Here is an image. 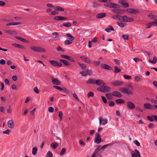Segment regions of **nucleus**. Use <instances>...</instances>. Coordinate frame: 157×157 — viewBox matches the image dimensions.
<instances>
[{"instance_id":"nucleus-1","label":"nucleus","mask_w":157,"mask_h":157,"mask_svg":"<svg viewBox=\"0 0 157 157\" xmlns=\"http://www.w3.org/2000/svg\"><path fill=\"white\" fill-rule=\"evenodd\" d=\"M106 86V84L105 85H102V86L98 88L97 90L103 93H106L109 92L111 88L107 86Z\"/></svg>"},{"instance_id":"nucleus-2","label":"nucleus","mask_w":157,"mask_h":157,"mask_svg":"<svg viewBox=\"0 0 157 157\" xmlns=\"http://www.w3.org/2000/svg\"><path fill=\"white\" fill-rule=\"evenodd\" d=\"M120 17L121 18H119L120 21L124 22H131L134 20L132 17H129L126 15L121 16Z\"/></svg>"},{"instance_id":"nucleus-3","label":"nucleus","mask_w":157,"mask_h":157,"mask_svg":"<svg viewBox=\"0 0 157 157\" xmlns=\"http://www.w3.org/2000/svg\"><path fill=\"white\" fill-rule=\"evenodd\" d=\"M30 49L36 52H44L46 51L44 49L39 47H30Z\"/></svg>"},{"instance_id":"nucleus-4","label":"nucleus","mask_w":157,"mask_h":157,"mask_svg":"<svg viewBox=\"0 0 157 157\" xmlns=\"http://www.w3.org/2000/svg\"><path fill=\"white\" fill-rule=\"evenodd\" d=\"M120 91L122 93L128 95H132L133 93L128 88H122L120 89Z\"/></svg>"},{"instance_id":"nucleus-5","label":"nucleus","mask_w":157,"mask_h":157,"mask_svg":"<svg viewBox=\"0 0 157 157\" xmlns=\"http://www.w3.org/2000/svg\"><path fill=\"white\" fill-rule=\"evenodd\" d=\"M132 157H141V155L139 151L137 149H135L134 151L131 152Z\"/></svg>"},{"instance_id":"nucleus-6","label":"nucleus","mask_w":157,"mask_h":157,"mask_svg":"<svg viewBox=\"0 0 157 157\" xmlns=\"http://www.w3.org/2000/svg\"><path fill=\"white\" fill-rule=\"evenodd\" d=\"M101 136L99 132L97 133L94 139V142L97 144H99L101 142Z\"/></svg>"},{"instance_id":"nucleus-7","label":"nucleus","mask_w":157,"mask_h":157,"mask_svg":"<svg viewBox=\"0 0 157 157\" xmlns=\"http://www.w3.org/2000/svg\"><path fill=\"white\" fill-rule=\"evenodd\" d=\"M125 11H127L128 13L133 14L137 13L139 12L137 10L131 8L127 9Z\"/></svg>"},{"instance_id":"nucleus-8","label":"nucleus","mask_w":157,"mask_h":157,"mask_svg":"<svg viewBox=\"0 0 157 157\" xmlns=\"http://www.w3.org/2000/svg\"><path fill=\"white\" fill-rule=\"evenodd\" d=\"M123 84V82L121 80H116L112 82V84L115 86H120Z\"/></svg>"},{"instance_id":"nucleus-9","label":"nucleus","mask_w":157,"mask_h":157,"mask_svg":"<svg viewBox=\"0 0 157 157\" xmlns=\"http://www.w3.org/2000/svg\"><path fill=\"white\" fill-rule=\"evenodd\" d=\"M52 83L55 85H59L61 84V82L59 81V80L54 77H52Z\"/></svg>"},{"instance_id":"nucleus-10","label":"nucleus","mask_w":157,"mask_h":157,"mask_svg":"<svg viewBox=\"0 0 157 157\" xmlns=\"http://www.w3.org/2000/svg\"><path fill=\"white\" fill-rule=\"evenodd\" d=\"M54 19L56 21H60L62 20H66L67 18L64 17L56 16L54 17Z\"/></svg>"},{"instance_id":"nucleus-11","label":"nucleus","mask_w":157,"mask_h":157,"mask_svg":"<svg viewBox=\"0 0 157 157\" xmlns=\"http://www.w3.org/2000/svg\"><path fill=\"white\" fill-rule=\"evenodd\" d=\"M99 120L100 125L102 124L105 125L107 123L108 121L107 119H103V118L101 117L99 118Z\"/></svg>"},{"instance_id":"nucleus-12","label":"nucleus","mask_w":157,"mask_h":157,"mask_svg":"<svg viewBox=\"0 0 157 157\" xmlns=\"http://www.w3.org/2000/svg\"><path fill=\"white\" fill-rule=\"evenodd\" d=\"M144 107L147 109L151 110H153L154 109V105L148 103H146L144 104Z\"/></svg>"},{"instance_id":"nucleus-13","label":"nucleus","mask_w":157,"mask_h":157,"mask_svg":"<svg viewBox=\"0 0 157 157\" xmlns=\"http://www.w3.org/2000/svg\"><path fill=\"white\" fill-rule=\"evenodd\" d=\"M127 104V107L130 109H133L135 108V105L131 101H128Z\"/></svg>"},{"instance_id":"nucleus-14","label":"nucleus","mask_w":157,"mask_h":157,"mask_svg":"<svg viewBox=\"0 0 157 157\" xmlns=\"http://www.w3.org/2000/svg\"><path fill=\"white\" fill-rule=\"evenodd\" d=\"M101 68L103 69H107L109 70H112V67L109 65L106 64H102L101 65Z\"/></svg>"},{"instance_id":"nucleus-15","label":"nucleus","mask_w":157,"mask_h":157,"mask_svg":"<svg viewBox=\"0 0 157 157\" xmlns=\"http://www.w3.org/2000/svg\"><path fill=\"white\" fill-rule=\"evenodd\" d=\"M95 84L98 86H100L101 85H105L106 84L104 83L103 81L101 79H97L95 80Z\"/></svg>"},{"instance_id":"nucleus-16","label":"nucleus","mask_w":157,"mask_h":157,"mask_svg":"<svg viewBox=\"0 0 157 157\" xmlns=\"http://www.w3.org/2000/svg\"><path fill=\"white\" fill-rule=\"evenodd\" d=\"M112 95L113 96L119 98H121L122 96V95L117 91H114L113 92Z\"/></svg>"},{"instance_id":"nucleus-17","label":"nucleus","mask_w":157,"mask_h":157,"mask_svg":"<svg viewBox=\"0 0 157 157\" xmlns=\"http://www.w3.org/2000/svg\"><path fill=\"white\" fill-rule=\"evenodd\" d=\"M8 127L10 128H13L14 127L13 122V120L9 121L7 123Z\"/></svg>"},{"instance_id":"nucleus-18","label":"nucleus","mask_w":157,"mask_h":157,"mask_svg":"<svg viewBox=\"0 0 157 157\" xmlns=\"http://www.w3.org/2000/svg\"><path fill=\"white\" fill-rule=\"evenodd\" d=\"M95 80L90 78L86 81V83L89 84H95Z\"/></svg>"},{"instance_id":"nucleus-19","label":"nucleus","mask_w":157,"mask_h":157,"mask_svg":"<svg viewBox=\"0 0 157 157\" xmlns=\"http://www.w3.org/2000/svg\"><path fill=\"white\" fill-rule=\"evenodd\" d=\"M148 17L149 19L151 20H156V19H157V16L153 15L151 13L148 15Z\"/></svg>"},{"instance_id":"nucleus-20","label":"nucleus","mask_w":157,"mask_h":157,"mask_svg":"<svg viewBox=\"0 0 157 157\" xmlns=\"http://www.w3.org/2000/svg\"><path fill=\"white\" fill-rule=\"evenodd\" d=\"M59 61L62 62L65 66H69L70 65V63L67 60L60 59Z\"/></svg>"},{"instance_id":"nucleus-21","label":"nucleus","mask_w":157,"mask_h":157,"mask_svg":"<svg viewBox=\"0 0 157 157\" xmlns=\"http://www.w3.org/2000/svg\"><path fill=\"white\" fill-rule=\"evenodd\" d=\"M12 45L15 47L19 48L21 49H23L25 48L23 46L16 43H13L12 44Z\"/></svg>"},{"instance_id":"nucleus-22","label":"nucleus","mask_w":157,"mask_h":157,"mask_svg":"<svg viewBox=\"0 0 157 157\" xmlns=\"http://www.w3.org/2000/svg\"><path fill=\"white\" fill-rule=\"evenodd\" d=\"M106 16V14L105 13H102L98 14L97 15L96 17L98 18H101Z\"/></svg>"},{"instance_id":"nucleus-23","label":"nucleus","mask_w":157,"mask_h":157,"mask_svg":"<svg viewBox=\"0 0 157 157\" xmlns=\"http://www.w3.org/2000/svg\"><path fill=\"white\" fill-rule=\"evenodd\" d=\"M54 8L55 10L60 11H63L65 10L64 8L59 6H55Z\"/></svg>"},{"instance_id":"nucleus-24","label":"nucleus","mask_w":157,"mask_h":157,"mask_svg":"<svg viewBox=\"0 0 157 157\" xmlns=\"http://www.w3.org/2000/svg\"><path fill=\"white\" fill-rule=\"evenodd\" d=\"M21 22H11L7 24L6 25V26H11V25H21Z\"/></svg>"},{"instance_id":"nucleus-25","label":"nucleus","mask_w":157,"mask_h":157,"mask_svg":"<svg viewBox=\"0 0 157 157\" xmlns=\"http://www.w3.org/2000/svg\"><path fill=\"white\" fill-rule=\"evenodd\" d=\"M119 7V5L116 3H111L110 8H118Z\"/></svg>"},{"instance_id":"nucleus-26","label":"nucleus","mask_w":157,"mask_h":157,"mask_svg":"<svg viewBox=\"0 0 157 157\" xmlns=\"http://www.w3.org/2000/svg\"><path fill=\"white\" fill-rule=\"evenodd\" d=\"M71 26V24L69 22L65 23L63 24L60 25V26L62 27L63 26L66 27H69Z\"/></svg>"},{"instance_id":"nucleus-27","label":"nucleus","mask_w":157,"mask_h":157,"mask_svg":"<svg viewBox=\"0 0 157 157\" xmlns=\"http://www.w3.org/2000/svg\"><path fill=\"white\" fill-rule=\"evenodd\" d=\"M67 36L69 37L68 39L71 41H72L74 40V37L71 35L70 33H67L66 34Z\"/></svg>"},{"instance_id":"nucleus-28","label":"nucleus","mask_w":157,"mask_h":157,"mask_svg":"<svg viewBox=\"0 0 157 157\" xmlns=\"http://www.w3.org/2000/svg\"><path fill=\"white\" fill-rule=\"evenodd\" d=\"M58 146V144L56 143H52L51 144V146L53 149H55Z\"/></svg>"},{"instance_id":"nucleus-29","label":"nucleus","mask_w":157,"mask_h":157,"mask_svg":"<svg viewBox=\"0 0 157 157\" xmlns=\"http://www.w3.org/2000/svg\"><path fill=\"white\" fill-rule=\"evenodd\" d=\"M15 38L16 39L20 40L24 43H26L27 41L25 39H24L21 37H20V36H16L15 37Z\"/></svg>"},{"instance_id":"nucleus-30","label":"nucleus","mask_w":157,"mask_h":157,"mask_svg":"<svg viewBox=\"0 0 157 157\" xmlns=\"http://www.w3.org/2000/svg\"><path fill=\"white\" fill-rule=\"evenodd\" d=\"M78 63L82 69L83 70H85L86 69V66L85 64L83 63H81L78 62Z\"/></svg>"},{"instance_id":"nucleus-31","label":"nucleus","mask_w":157,"mask_h":157,"mask_svg":"<svg viewBox=\"0 0 157 157\" xmlns=\"http://www.w3.org/2000/svg\"><path fill=\"white\" fill-rule=\"evenodd\" d=\"M149 62L153 64H155L156 63L157 61V58L156 57H154L153 58V60H151L150 59L148 60Z\"/></svg>"},{"instance_id":"nucleus-32","label":"nucleus","mask_w":157,"mask_h":157,"mask_svg":"<svg viewBox=\"0 0 157 157\" xmlns=\"http://www.w3.org/2000/svg\"><path fill=\"white\" fill-rule=\"evenodd\" d=\"M121 16H120L119 15H113L112 17V18L113 19L117 20V19H118V20L120 21L119 18H121L120 17Z\"/></svg>"},{"instance_id":"nucleus-33","label":"nucleus","mask_w":157,"mask_h":157,"mask_svg":"<svg viewBox=\"0 0 157 157\" xmlns=\"http://www.w3.org/2000/svg\"><path fill=\"white\" fill-rule=\"evenodd\" d=\"M37 151V148L36 147H34L32 149V153L33 155H35L36 154Z\"/></svg>"},{"instance_id":"nucleus-34","label":"nucleus","mask_w":157,"mask_h":157,"mask_svg":"<svg viewBox=\"0 0 157 157\" xmlns=\"http://www.w3.org/2000/svg\"><path fill=\"white\" fill-rule=\"evenodd\" d=\"M117 24L120 27L123 28L124 27L126 24L125 23H123L122 22H117Z\"/></svg>"},{"instance_id":"nucleus-35","label":"nucleus","mask_w":157,"mask_h":157,"mask_svg":"<svg viewBox=\"0 0 157 157\" xmlns=\"http://www.w3.org/2000/svg\"><path fill=\"white\" fill-rule=\"evenodd\" d=\"M124 101L122 99H117L116 100V102L117 104H123L124 103Z\"/></svg>"},{"instance_id":"nucleus-36","label":"nucleus","mask_w":157,"mask_h":157,"mask_svg":"<svg viewBox=\"0 0 157 157\" xmlns=\"http://www.w3.org/2000/svg\"><path fill=\"white\" fill-rule=\"evenodd\" d=\"M112 12L115 13L119 14L121 13V10L119 9H114L112 10Z\"/></svg>"},{"instance_id":"nucleus-37","label":"nucleus","mask_w":157,"mask_h":157,"mask_svg":"<svg viewBox=\"0 0 157 157\" xmlns=\"http://www.w3.org/2000/svg\"><path fill=\"white\" fill-rule=\"evenodd\" d=\"M50 63L54 66H57V61L54 60H50Z\"/></svg>"},{"instance_id":"nucleus-38","label":"nucleus","mask_w":157,"mask_h":157,"mask_svg":"<svg viewBox=\"0 0 157 157\" xmlns=\"http://www.w3.org/2000/svg\"><path fill=\"white\" fill-rule=\"evenodd\" d=\"M114 68L115 69V73H117L120 71L121 70V69L120 68H119L117 66H115Z\"/></svg>"},{"instance_id":"nucleus-39","label":"nucleus","mask_w":157,"mask_h":157,"mask_svg":"<svg viewBox=\"0 0 157 157\" xmlns=\"http://www.w3.org/2000/svg\"><path fill=\"white\" fill-rule=\"evenodd\" d=\"M109 28H106L105 29V31L107 32H109L111 30H114L112 26H109Z\"/></svg>"},{"instance_id":"nucleus-40","label":"nucleus","mask_w":157,"mask_h":157,"mask_svg":"<svg viewBox=\"0 0 157 157\" xmlns=\"http://www.w3.org/2000/svg\"><path fill=\"white\" fill-rule=\"evenodd\" d=\"M6 33L10 34H15L16 33V31H13V30H6Z\"/></svg>"},{"instance_id":"nucleus-41","label":"nucleus","mask_w":157,"mask_h":157,"mask_svg":"<svg viewBox=\"0 0 157 157\" xmlns=\"http://www.w3.org/2000/svg\"><path fill=\"white\" fill-rule=\"evenodd\" d=\"M53 87L54 88L56 89L60 90V91H63V88H62L59 87V86H56V85H54L53 86Z\"/></svg>"},{"instance_id":"nucleus-42","label":"nucleus","mask_w":157,"mask_h":157,"mask_svg":"<svg viewBox=\"0 0 157 157\" xmlns=\"http://www.w3.org/2000/svg\"><path fill=\"white\" fill-rule=\"evenodd\" d=\"M94 93L91 91L89 92L87 95V97L88 98L90 97H93L94 96Z\"/></svg>"},{"instance_id":"nucleus-43","label":"nucleus","mask_w":157,"mask_h":157,"mask_svg":"<svg viewBox=\"0 0 157 157\" xmlns=\"http://www.w3.org/2000/svg\"><path fill=\"white\" fill-rule=\"evenodd\" d=\"M53 35L55 36V37L53 38L54 39H56L58 38L59 36V34L58 33L54 32L52 33Z\"/></svg>"},{"instance_id":"nucleus-44","label":"nucleus","mask_w":157,"mask_h":157,"mask_svg":"<svg viewBox=\"0 0 157 157\" xmlns=\"http://www.w3.org/2000/svg\"><path fill=\"white\" fill-rule=\"evenodd\" d=\"M86 72L87 74V75L91 76L92 73V71L91 70L89 69H87L86 71Z\"/></svg>"},{"instance_id":"nucleus-45","label":"nucleus","mask_w":157,"mask_h":157,"mask_svg":"<svg viewBox=\"0 0 157 157\" xmlns=\"http://www.w3.org/2000/svg\"><path fill=\"white\" fill-rule=\"evenodd\" d=\"M135 80L138 82H140L141 81V79L140 76H137L135 77Z\"/></svg>"},{"instance_id":"nucleus-46","label":"nucleus","mask_w":157,"mask_h":157,"mask_svg":"<svg viewBox=\"0 0 157 157\" xmlns=\"http://www.w3.org/2000/svg\"><path fill=\"white\" fill-rule=\"evenodd\" d=\"M124 78L126 79H131L132 78L131 76L130 75H123Z\"/></svg>"},{"instance_id":"nucleus-47","label":"nucleus","mask_w":157,"mask_h":157,"mask_svg":"<svg viewBox=\"0 0 157 157\" xmlns=\"http://www.w3.org/2000/svg\"><path fill=\"white\" fill-rule=\"evenodd\" d=\"M152 25H154V24L152 23V22H149L148 24L146 25V28L148 29L150 28Z\"/></svg>"},{"instance_id":"nucleus-48","label":"nucleus","mask_w":157,"mask_h":157,"mask_svg":"<svg viewBox=\"0 0 157 157\" xmlns=\"http://www.w3.org/2000/svg\"><path fill=\"white\" fill-rule=\"evenodd\" d=\"M53 154L50 151H48L46 157H52Z\"/></svg>"},{"instance_id":"nucleus-49","label":"nucleus","mask_w":157,"mask_h":157,"mask_svg":"<svg viewBox=\"0 0 157 157\" xmlns=\"http://www.w3.org/2000/svg\"><path fill=\"white\" fill-rule=\"evenodd\" d=\"M122 37L125 40H127L128 39L129 36L127 35H123L122 36Z\"/></svg>"},{"instance_id":"nucleus-50","label":"nucleus","mask_w":157,"mask_h":157,"mask_svg":"<svg viewBox=\"0 0 157 157\" xmlns=\"http://www.w3.org/2000/svg\"><path fill=\"white\" fill-rule=\"evenodd\" d=\"M113 144L111 143L110 144H105L104 146H103L101 148V149H105L106 147H107L108 146H110V145H112Z\"/></svg>"},{"instance_id":"nucleus-51","label":"nucleus","mask_w":157,"mask_h":157,"mask_svg":"<svg viewBox=\"0 0 157 157\" xmlns=\"http://www.w3.org/2000/svg\"><path fill=\"white\" fill-rule=\"evenodd\" d=\"M66 152V149L65 148H63L62 149L61 151H60V155H63Z\"/></svg>"},{"instance_id":"nucleus-52","label":"nucleus","mask_w":157,"mask_h":157,"mask_svg":"<svg viewBox=\"0 0 157 157\" xmlns=\"http://www.w3.org/2000/svg\"><path fill=\"white\" fill-rule=\"evenodd\" d=\"M63 90L67 94H69L70 93L69 91L65 87H63Z\"/></svg>"},{"instance_id":"nucleus-53","label":"nucleus","mask_w":157,"mask_h":157,"mask_svg":"<svg viewBox=\"0 0 157 157\" xmlns=\"http://www.w3.org/2000/svg\"><path fill=\"white\" fill-rule=\"evenodd\" d=\"M72 42L70 41V40H66L65 42V44L66 45H69L70 44H72Z\"/></svg>"},{"instance_id":"nucleus-54","label":"nucleus","mask_w":157,"mask_h":157,"mask_svg":"<svg viewBox=\"0 0 157 157\" xmlns=\"http://www.w3.org/2000/svg\"><path fill=\"white\" fill-rule=\"evenodd\" d=\"M51 13L52 15H55L56 14H59V12L56 11H52Z\"/></svg>"},{"instance_id":"nucleus-55","label":"nucleus","mask_w":157,"mask_h":157,"mask_svg":"<svg viewBox=\"0 0 157 157\" xmlns=\"http://www.w3.org/2000/svg\"><path fill=\"white\" fill-rule=\"evenodd\" d=\"M79 143L80 145L81 146H84L85 145V143L82 140H79Z\"/></svg>"},{"instance_id":"nucleus-56","label":"nucleus","mask_w":157,"mask_h":157,"mask_svg":"<svg viewBox=\"0 0 157 157\" xmlns=\"http://www.w3.org/2000/svg\"><path fill=\"white\" fill-rule=\"evenodd\" d=\"M106 97L108 99H110L112 98V96L110 94H106Z\"/></svg>"},{"instance_id":"nucleus-57","label":"nucleus","mask_w":157,"mask_h":157,"mask_svg":"<svg viewBox=\"0 0 157 157\" xmlns=\"http://www.w3.org/2000/svg\"><path fill=\"white\" fill-rule=\"evenodd\" d=\"M101 98L103 101L104 103H107V100L105 97L104 96H102Z\"/></svg>"},{"instance_id":"nucleus-58","label":"nucleus","mask_w":157,"mask_h":157,"mask_svg":"<svg viewBox=\"0 0 157 157\" xmlns=\"http://www.w3.org/2000/svg\"><path fill=\"white\" fill-rule=\"evenodd\" d=\"M133 60L136 62H137L139 61H142V60L138 58H135L133 59Z\"/></svg>"},{"instance_id":"nucleus-59","label":"nucleus","mask_w":157,"mask_h":157,"mask_svg":"<svg viewBox=\"0 0 157 157\" xmlns=\"http://www.w3.org/2000/svg\"><path fill=\"white\" fill-rule=\"evenodd\" d=\"M57 50L59 52H64V50H63L62 48L60 47L59 46L57 48Z\"/></svg>"},{"instance_id":"nucleus-60","label":"nucleus","mask_w":157,"mask_h":157,"mask_svg":"<svg viewBox=\"0 0 157 157\" xmlns=\"http://www.w3.org/2000/svg\"><path fill=\"white\" fill-rule=\"evenodd\" d=\"M33 90L37 94H38L39 93L40 91L36 87H35L34 88Z\"/></svg>"},{"instance_id":"nucleus-61","label":"nucleus","mask_w":157,"mask_h":157,"mask_svg":"<svg viewBox=\"0 0 157 157\" xmlns=\"http://www.w3.org/2000/svg\"><path fill=\"white\" fill-rule=\"evenodd\" d=\"M110 2H107V3H105L104 4V5L107 7L110 8Z\"/></svg>"},{"instance_id":"nucleus-62","label":"nucleus","mask_w":157,"mask_h":157,"mask_svg":"<svg viewBox=\"0 0 157 157\" xmlns=\"http://www.w3.org/2000/svg\"><path fill=\"white\" fill-rule=\"evenodd\" d=\"M48 111L50 113H52L54 110L53 108L52 107L50 106L48 109Z\"/></svg>"},{"instance_id":"nucleus-63","label":"nucleus","mask_w":157,"mask_h":157,"mask_svg":"<svg viewBox=\"0 0 157 157\" xmlns=\"http://www.w3.org/2000/svg\"><path fill=\"white\" fill-rule=\"evenodd\" d=\"M94 65L96 66L99 65L100 63V62L99 61H95L93 62Z\"/></svg>"},{"instance_id":"nucleus-64","label":"nucleus","mask_w":157,"mask_h":157,"mask_svg":"<svg viewBox=\"0 0 157 157\" xmlns=\"http://www.w3.org/2000/svg\"><path fill=\"white\" fill-rule=\"evenodd\" d=\"M67 60L72 62H75L74 59L72 57L70 56H68Z\"/></svg>"}]
</instances>
